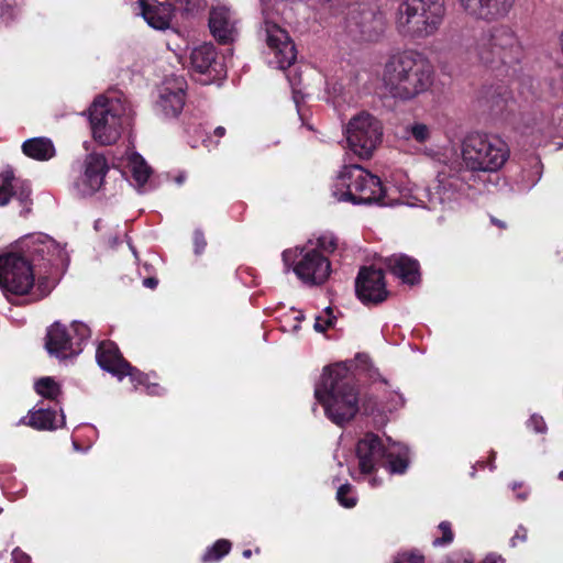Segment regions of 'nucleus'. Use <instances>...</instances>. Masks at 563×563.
<instances>
[{
    "instance_id": "obj_1",
    "label": "nucleus",
    "mask_w": 563,
    "mask_h": 563,
    "mask_svg": "<svg viewBox=\"0 0 563 563\" xmlns=\"http://www.w3.org/2000/svg\"><path fill=\"white\" fill-rule=\"evenodd\" d=\"M314 397L323 407L327 418L339 427L353 420L358 412L364 416L380 412V405L374 395L360 397L355 374L342 364L324 368L314 388Z\"/></svg>"
},
{
    "instance_id": "obj_2",
    "label": "nucleus",
    "mask_w": 563,
    "mask_h": 563,
    "mask_svg": "<svg viewBox=\"0 0 563 563\" xmlns=\"http://www.w3.org/2000/svg\"><path fill=\"white\" fill-rule=\"evenodd\" d=\"M382 80L391 98L409 101L432 86L433 69L421 54L404 52L389 57Z\"/></svg>"
},
{
    "instance_id": "obj_3",
    "label": "nucleus",
    "mask_w": 563,
    "mask_h": 563,
    "mask_svg": "<svg viewBox=\"0 0 563 563\" xmlns=\"http://www.w3.org/2000/svg\"><path fill=\"white\" fill-rule=\"evenodd\" d=\"M474 51L484 65L507 69L518 65L523 56V46L515 29L508 24L489 26L476 38ZM508 74V70H506Z\"/></svg>"
},
{
    "instance_id": "obj_4",
    "label": "nucleus",
    "mask_w": 563,
    "mask_h": 563,
    "mask_svg": "<svg viewBox=\"0 0 563 563\" xmlns=\"http://www.w3.org/2000/svg\"><path fill=\"white\" fill-rule=\"evenodd\" d=\"M35 273L18 252L0 255V288L9 298L13 296H27V302H35L45 298L53 289L48 276L37 277Z\"/></svg>"
},
{
    "instance_id": "obj_5",
    "label": "nucleus",
    "mask_w": 563,
    "mask_h": 563,
    "mask_svg": "<svg viewBox=\"0 0 563 563\" xmlns=\"http://www.w3.org/2000/svg\"><path fill=\"white\" fill-rule=\"evenodd\" d=\"M332 196L352 205H387L380 178L360 165L342 168L332 186Z\"/></svg>"
},
{
    "instance_id": "obj_6",
    "label": "nucleus",
    "mask_w": 563,
    "mask_h": 563,
    "mask_svg": "<svg viewBox=\"0 0 563 563\" xmlns=\"http://www.w3.org/2000/svg\"><path fill=\"white\" fill-rule=\"evenodd\" d=\"M444 0H402L396 11V29L402 36L424 38L441 25Z\"/></svg>"
},
{
    "instance_id": "obj_7",
    "label": "nucleus",
    "mask_w": 563,
    "mask_h": 563,
    "mask_svg": "<svg viewBox=\"0 0 563 563\" xmlns=\"http://www.w3.org/2000/svg\"><path fill=\"white\" fill-rule=\"evenodd\" d=\"M509 155L507 143L496 135L474 132L462 142L463 163L472 172H497Z\"/></svg>"
},
{
    "instance_id": "obj_8",
    "label": "nucleus",
    "mask_w": 563,
    "mask_h": 563,
    "mask_svg": "<svg viewBox=\"0 0 563 563\" xmlns=\"http://www.w3.org/2000/svg\"><path fill=\"white\" fill-rule=\"evenodd\" d=\"M89 122L92 137L100 145L114 144L130 119L126 108L119 100L99 96L89 107Z\"/></svg>"
},
{
    "instance_id": "obj_9",
    "label": "nucleus",
    "mask_w": 563,
    "mask_h": 563,
    "mask_svg": "<svg viewBox=\"0 0 563 563\" xmlns=\"http://www.w3.org/2000/svg\"><path fill=\"white\" fill-rule=\"evenodd\" d=\"M287 269L292 268L296 276L307 285H322L331 274V263L316 249L295 247L282 253Z\"/></svg>"
},
{
    "instance_id": "obj_10",
    "label": "nucleus",
    "mask_w": 563,
    "mask_h": 563,
    "mask_svg": "<svg viewBox=\"0 0 563 563\" xmlns=\"http://www.w3.org/2000/svg\"><path fill=\"white\" fill-rule=\"evenodd\" d=\"M383 125L368 112L353 117L346 128L349 147L360 158H371L377 145L382 142Z\"/></svg>"
},
{
    "instance_id": "obj_11",
    "label": "nucleus",
    "mask_w": 563,
    "mask_h": 563,
    "mask_svg": "<svg viewBox=\"0 0 563 563\" xmlns=\"http://www.w3.org/2000/svg\"><path fill=\"white\" fill-rule=\"evenodd\" d=\"M346 30L357 41L376 42L385 30L384 15L371 1L354 2L346 13Z\"/></svg>"
},
{
    "instance_id": "obj_12",
    "label": "nucleus",
    "mask_w": 563,
    "mask_h": 563,
    "mask_svg": "<svg viewBox=\"0 0 563 563\" xmlns=\"http://www.w3.org/2000/svg\"><path fill=\"white\" fill-rule=\"evenodd\" d=\"M264 31L267 46L273 52L278 68L287 70V79L295 89L301 84V74L298 67L294 66L297 58L295 43L288 33L275 23L266 21Z\"/></svg>"
},
{
    "instance_id": "obj_13",
    "label": "nucleus",
    "mask_w": 563,
    "mask_h": 563,
    "mask_svg": "<svg viewBox=\"0 0 563 563\" xmlns=\"http://www.w3.org/2000/svg\"><path fill=\"white\" fill-rule=\"evenodd\" d=\"M60 253L56 242L42 234L25 238L21 243V252H19L37 277H49L51 269L58 265Z\"/></svg>"
},
{
    "instance_id": "obj_14",
    "label": "nucleus",
    "mask_w": 563,
    "mask_h": 563,
    "mask_svg": "<svg viewBox=\"0 0 563 563\" xmlns=\"http://www.w3.org/2000/svg\"><path fill=\"white\" fill-rule=\"evenodd\" d=\"M563 125V103L550 112L533 110L521 118L519 130L522 135L531 137V144H540L544 136H550Z\"/></svg>"
},
{
    "instance_id": "obj_15",
    "label": "nucleus",
    "mask_w": 563,
    "mask_h": 563,
    "mask_svg": "<svg viewBox=\"0 0 563 563\" xmlns=\"http://www.w3.org/2000/svg\"><path fill=\"white\" fill-rule=\"evenodd\" d=\"M355 295L365 306H378L386 301L390 291L387 289L385 272L374 265L362 266L355 278Z\"/></svg>"
},
{
    "instance_id": "obj_16",
    "label": "nucleus",
    "mask_w": 563,
    "mask_h": 563,
    "mask_svg": "<svg viewBox=\"0 0 563 563\" xmlns=\"http://www.w3.org/2000/svg\"><path fill=\"white\" fill-rule=\"evenodd\" d=\"M463 11L475 20L495 22L505 19L515 0H457Z\"/></svg>"
},
{
    "instance_id": "obj_17",
    "label": "nucleus",
    "mask_w": 563,
    "mask_h": 563,
    "mask_svg": "<svg viewBox=\"0 0 563 563\" xmlns=\"http://www.w3.org/2000/svg\"><path fill=\"white\" fill-rule=\"evenodd\" d=\"M192 70L208 76V81H214L225 76V65L219 58L216 47L211 43H205L190 53Z\"/></svg>"
},
{
    "instance_id": "obj_18",
    "label": "nucleus",
    "mask_w": 563,
    "mask_h": 563,
    "mask_svg": "<svg viewBox=\"0 0 563 563\" xmlns=\"http://www.w3.org/2000/svg\"><path fill=\"white\" fill-rule=\"evenodd\" d=\"M45 349L49 355L66 360L78 355L82 347L75 342L69 329L60 322H54L46 332Z\"/></svg>"
},
{
    "instance_id": "obj_19",
    "label": "nucleus",
    "mask_w": 563,
    "mask_h": 563,
    "mask_svg": "<svg viewBox=\"0 0 563 563\" xmlns=\"http://www.w3.org/2000/svg\"><path fill=\"white\" fill-rule=\"evenodd\" d=\"M385 455L386 448L382 439L373 432H367L356 444L358 468L364 475L376 472L377 466H382Z\"/></svg>"
},
{
    "instance_id": "obj_20",
    "label": "nucleus",
    "mask_w": 563,
    "mask_h": 563,
    "mask_svg": "<svg viewBox=\"0 0 563 563\" xmlns=\"http://www.w3.org/2000/svg\"><path fill=\"white\" fill-rule=\"evenodd\" d=\"M1 176L0 206H7L11 198H14L22 207L20 214L26 217L31 212L33 205L31 199L32 190L29 181L15 178L12 170H5Z\"/></svg>"
},
{
    "instance_id": "obj_21",
    "label": "nucleus",
    "mask_w": 563,
    "mask_h": 563,
    "mask_svg": "<svg viewBox=\"0 0 563 563\" xmlns=\"http://www.w3.org/2000/svg\"><path fill=\"white\" fill-rule=\"evenodd\" d=\"M96 358L98 365L119 379L125 375H133L136 373V367L132 366L120 352L117 343L110 340L102 341L96 351Z\"/></svg>"
},
{
    "instance_id": "obj_22",
    "label": "nucleus",
    "mask_w": 563,
    "mask_h": 563,
    "mask_svg": "<svg viewBox=\"0 0 563 563\" xmlns=\"http://www.w3.org/2000/svg\"><path fill=\"white\" fill-rule=\"evenodd\" d=\"M232 11L224 7H213L209 12L208 25L210 33L221 45L230 44L238 33Z\"/></svg>"
},
{
    "instance_id": "obj_23",
    "label": "nucleus",
    "mask_w": 563,
    "mask_h": 563,
    "mask_svg": "<svg viewBox=\"0 0 563 563\" xmlns=\"http://www.w3.org/2000/svg\"><path fill=\"white\" fill-rule=\"evenodd\" d=\"M385 267L404 284L417 285L420 283V264L417 260L405 255L394 254L384 260Z\"/></svg>"
},
{
    "instance_id": "obj_24",
    "label": "nucleus",
    "mask_w": 563,
    "mask_h": 563,
    "mask_svg": "<svg viewBox=\"0 0 563 563\" xmlns=\"http://www.w3.org/2000/svg\"><path fill=\"white\" fill-rule=\"evenodd\" d=\"M84 184L91 192L100 190L110 169L107 157L101 153H89L84 161Z\"/></svg>"
},
{
    "instance_id": "obj_25",
    "label": "nucleus",
    "mask_w": 563,
    "mask_h": 563,
    "mask_svg": "<svg viewBox=\"0 0 563 563\" xmlns=\"http://www.w3.org/2000/svg\"><path fill=\"white\" fill-rule=\"evenodd\" d=\"M186 92L181 85L170 87L166 85L161 90L158 100L156 101V111L161 112L166 119L177 118L185 106Z\"/></svg>"
},
{
    "instance_id": "obj_26",
    "label": "nucleus",
    "mask_w": 563,
    "mask_h": 563,
    "mask_svg": "<svg viewBox=\"0 0 563 563\" xmlns=\"http://www.w3.org/2000/svg\"><path fill=\"white\" fill-rule=\"evenodd\" d=\"M139 4L141 14L150 26L156 30H166L169 26L175 10L172 3L139 0Z\"/></svg>"
},
{
    "instance_id": "obj_27",
    "label": "nucleus",
    "mask_w": 563,
    "mask_h": 563,
    "mask_svg": "<svg viewBox=\"0 0 563 563\" xmlns=\"http://www.w3.org/2000/svg\"><path fill=\"white\" fill-rule=\"evenodd\" d=\"M22 152L35 161H48L56 154L55 146L48 137H33L23 142Z\"/></svg>"
},
{
    "instance_id": "obj_28",
    "label": "nucleus",
    "mask_w": 563,
    "mask_h": 563,
    "mask_svg": "<svg viewBox=\"0 0 563 563\" xmlns=\"http://www.w3.org/2000/svg\"><path fill=\"white\" fill-rule=\"evenodd\" d=\"M27 424L36 430H55L59 427L56 410L45 408L30 411Z\"/></svg>"
},
{
    "instance_id": "obj_29",
    "label": "nucleus",
    "mask_w": 563,
    "mask_h": 563,
    "mask_svg": "<svg viewBox=\"0 0 563 563\" xmlns=\"http://www.w3.org/2000/svg\"><path fill=\"white\" fill-rule=\"evenodd\" d=\"M382 466L388 470L391 474H405L409 466L407 449H401L398 452L386 449V455L383 460Z\"/></svg>"
},
{
    "instance_id": "obj_30",
    "label": "nucleus",
    "mask_w": 563,
    "mask_h": 563,
    "mask_svg": "<svg viewBox=\"0 0 563 563\" xmlns=\"http://www.w3.org/2000/svg\"><path fill=\"white\" fill-rule=\"evenodd\" d=\"M232 543L228 539H219L207 548L201 556V563H216L222 560L231 551Z\"/></svg>"
},
{
    "instance_id": "obj_31",
    "label": "nucleus",
    "mask_w": 563,
    "mask_h": 563,
    "mask_svg": "<svg viewBox=\"0 0 563 563\" xmlns=\"http://www.w3.org/2000/svg\"><path fill=\"white\" fill-rule=\"evenodd\" d=\"M35 390L44 398L55 400L60 394L59 385L52 377H42L35 383Z\"/></svg>"
},
{
    "instance_id": "obj_32",
    "label": "nucleus",
    "mask_w": 563,
    "mask_h": 563,
    "mask_svg": "<svg viewBox=\"0 0 563 563\" xmlns=\"http://www.w3.org/2000/svg\"><path fill=\"white\" fill-rule=\"evenodd\" d=\"M316 250L332 254L340 249V239L332 232H324L317 238Z\"/></svg>"
},
{
    "instance_id": "obj_33",
    "label": "nucleus",
    "mask_w": 563,
    "mask_h": 563,
    "mask_svg": "<svg viewBox=\"0 0 563 563\" xmlns=\"http://www.w3.org/2000/svg\"><path fill=\"white\" fill-rule=\"evenodd\" d=\"M438 531L440 536H437L433 541V547H445L453 542L454 532L452 530V525L450 521H442L438 526Z\"/></svg>"
},
{
    "instance_id": "obj_34",
    "label": "nucleus",
    "mask_w": 563,
    "mask_h": 563,
    "mask_svg": "<svg viewBox=\"0 0 563 563\" xmlns=\"http://www.w3.org/2000/svg\"><path fill=\"white\" fill-rule=\"evenodd\" d=\"M356 368L362 372H368V377L373 380L380 379L384 384L387 382L382 378L377 368L372 365L371 358L368 355L358 353L355 357Z\"/></svg>"
},
{
    "instance_id": "obj_35",
    "label": "nucleus",
    "mask_w": 563,
    "mask_h": 563,
    "mask_svg": "<svg viewBox=\"0 0 563 563\" xmlns=\"http://www.w3.org/2000/svg\"><path fill=\"white\" fill-rule=\"evenodd\" d=\"M407 133L418 143H426L431 136L430 126L421 123L413 122L406 128Z\"/></svg>"
},
{
    "instance_id": "obj_36",
    "label": "nucleus",
    "mask_w": 563,
    "mask_h": 563,
    "mask_svg": "<svg viewBox=\"0 0 563 563\" xmlns=\"http://www.w3.org/2000/svg\"><path fill=\"white\" fill-rule=\"evenodd\" d=\"M336 500L344 508H353L357 504V498L353 495L350 484H343L338 488Z\"/></svg>"
},
{
    "instance_id": "obj_37",
    "label": "nucleus",
    "mask_w": 563,
    "mask_h": 563,
    "mask_svg": "<svg viewBox=\"0 0 563 563\" xmlns=\"http://www.w3.org/2000/svg\"><path fill=\"white\" fill-rule=\"evenodd\" d=\"M69 331L71 332L75 342H78L79 347H82V343L90 338L89 327L79 321H74Z\"/></svg>"
},
{
    "instance_id": "obj_38",
    "label": "nucleus",
    "mask_w": 563,
    "mask_h": 563,
    "mask_svg": "<svg viewBox=\"0 0 563 563\" xmlns=\"http://www.w3.org/2000/svg\"><path fill=\"white\" fill-rule=\"evenodd\" d=\"M328 314L327 318L318 316L314 320L313 328L317 332L324 333L328 329L334 327L336 318L333 316V311L331 307L325 309Z\"/></svg>"
},
{
    "instance_id": "obj_39",
    "label": "nucleus",
    "mask_w": 563,
    "mask_h": 563,
    "mask_svg": "<svg viewBox=\"0 0 563 563\" xmlns=\"http://www.w3.org/2000/svg\"><path fill=\"white\" fill-rule=\"evenodd\" d=\"M393 563H426L424 555L418 550H409L397 553Z\"/></svg>"
},
{
    "instance_id": "obj_40",
    "label": "nucleus",
    "mask_w": 563,
    "mask_h": 563,
    "mask_svg": "<svg viewBox=\"0 0 563 563\" xmlns=\"http://www.w3.org/2000/svg\"><path fill=\"white\" fill-rule=\"evenodd\" d=\"M132 176L139 185H144L151 176V168L141 159V162L133 165Z\"/></svg>"
},
{
    "instance_id": "obj_41",
    "label": "nucleus",
    "mask_w": 563,
    "mask_h": 563,
    "mask_svg": "<svg viewBox=\"0 0 563 563\" xmlns=\"http://www.w3.org/2000/svg\"><path fill=\"white\" fill-rule=\"evenodd\" d=\"M526 426L528 429H531L536 433H545L548 430L547 423L542 416L538 413H533L530 416V418L527 420Z\"/></svg>"
},
{
    "instance_id": "obj_42",
    "label": "nucleus",
    "mask_w": 563,
    "mask_h": 563,
    "mask_svg": "<svg viewBox=\"0 0 563 563\" xmlns=\"http://www.w3.org/2000/svg\"><path fill=\"white\" fill-rule=\"evenodd\" d=\"M194 252L196 255H200L207 247V240L202 230L197 229L192 234Z\"/></svg>"
},
{
    "instance_id": "obj_43",
    "label": "nucleus",
    "mask_w": 563,
    "mask_h": 563,
    "mask_svg": "<svg viewBox=\"0 0 563 563\" xmlns=\"http://www.w3.org/2000/svg\"><path fill=\"white\" fill-rule=\"evenodd\" d=\"M178 7L186 13H192L199 7V0H178Z\"/></svg>"
},
{
    "instance_id": "obj_44",
    "label": "nucleus",
    "mask_w": 563,
    "mask_h": 563,
    "mask_svg": "<svg viewBox=\"0 0 563 563\" xmlns=\"http://www.w3.org/2000/svg\"><path fill=\"white\" fill-rule=\"evenodd\" d=\"M12 561L13 563H31V556L16 547L12 551Z\"/></svg>"
},
{
    "instance_id": "obj_45",
    "label": "nucleus",
    "mask_w": 563,
    "mask_h": 563,
    "mask_svg": "<svg viewBox=\"0 0 563 563\" xmlns=\"http://www.w3.org/2000/svg\"><path fill=\"white\" fill-rule=\"evenodd\" d=\"M527 538H528V530L525 527L520 526V527H518L514 537L510 540L511 545L516 547L518 544V542H526Z\"/></svg>"
},
{
    "instance_id": "obj_46",
    "label": "nucleus",
    "mask_w": 563,
    "mask_h": 563,
    "mask_svg": "<svg viewBox=\"0 0 563 563\" xmlns=\"http://www.w3.org/2000/svg\"><path fill=\"white\" fill-rule=\"evenodd\" d=\"M330 3L331 8L336 10L343 9L344 7H349V9L353 5L352 0H325Z\"/></svg>"
},
{
    "instance_id": "obj_47",
    "label": "nucleus",
    "mask_w": 563,
    "mask_h": 563,
    "mask_svg": "<svg viewBox=\"0 0 563 563\" xmlns=\"http://www.w3.org/2000/svg\"><path fill=\"white\" fill-rule=\"evenodd\" d=\"M129 376L131 377V379L133 382H136L139 384H144L147 378V376L144 373H142L141 371H139L137 368H136L135 375L133 374V375H129Z\"/></svg>"
},
{
    "instance_id": "obj_48",
    "label": "nucleus",
    "mask_w": 563,
    "mask_h": 563,
    "mask_svg": "<svg viewBox=\"0 0 563 563\" xmlns=\"http://www.w3.org/2000/svg\"><path fill=\"white\" fill-rule=\"evenodd\" d=\"M158 284V279L156 277H146L143 280V285L147 288L154 289Z\"/></svg>"
},
{
    "instance_id": "obj_49",
    "label": "nucleus",
    "mask_w": 563,
    "mask_h": 563,
    "mask_svg": "<svg viewBox=\"0 0 563 563\" xmlns=\"http://www.w3.org/2000/svg\"><path fill=\"white\" fill-rule=\"evenodd\" d=\"M444 563H472V561L464 559L462 556H452L448 558Z\"/></svg>"
},
{
    "instance_id": "obj_50",
    "label": "nucleus",
    "mask_w": 563,
    "mask_h": 563,
    "mask_svg": "<svg viewBox=\"0 0 563 563\" xmlns=\"http://www.w3.org/2000/svg\"><path fill=\"white\" fill-rule=\"evenodd\" d=\"M490 222L494 225H496L497 228H499V229H506L507 228V225H506V223L504 221H501V220H499V219H497L495 217H490Z\"/></svg>"
},
{
    "instance_id": "obj_51",
    "label": "nucleus",
    "mask_w": 563,
    "mask_h": 563,
    "mask_svg": "<svg viewBox=\"0 0 563 563\" xmlns=\"http://www.w3.org/2000/svg\"><path fill=\"white\" fill-rule=\"evenodd\" d=\"M213 135L217 136L218 139L222 137L225 135V129L223 126H217L213 131Z\"/></svg>"
},
{
    "instance_id": "obj_52",
    "label": "nucleus",
    "mask_w": 563,
    "mask_h": 563,
    "mask_svg": "<svg viewBox=\"0 0 563 563\" xmlns=\"http://www.w3.org/2000/svg\"><path fill=\"white\" fill-rule=\"evenodd\" d=\"M242 555L243 558L245 559H250L252 556V550L250 549H245L243 552H242Z\"/></svg>"
},
{
    "instance_id": "obj_53",
    "label": "nucleus",
    "mask_w": 563,
    "mask_h": 563,
    "mask_svg": "<svg viewBox=\"0 0 563 563\" xmlns=\"http://www.w3.org/2000/svg\"><path fill=\"white\" fill-rule=\"evenodd\" d=\"M2 12H9L10 16L14 15L13 9L11 7H4Z\"/></svg>"
},
{
    "instance_id": "obj_54",
    "label": "nucleus",
    "mask_w": 563,
    "mask_h": 563,
    "mask_svg": "<svg viewBox=\"0 0 563 563\" xmlns=\"http://www.w3.org/2000/svg\"><path fill=\"white\" fill-rule=\"evenodd\" d=\"M517 497L520 499V500H526L527 497H528V493H518Z\"/></svg>"
},
{
    "instance_id": "obj_55",
    "label": "nucleus",
    "mask_w": 563,
    "mask_h": 563,
    "mask_svg": "<svg viewBox=\"0 0 563 563\" xmlns=\"http://www.w3.org/2000/svg\"><path fill=\"white\" fill-rule=\"evenodd\" d=\"M211 143H212V141H211V139H210V137H207V139H205V140H203V145H205L206 147H210Z\"/></svg>"
},
{
    "instance_id": "obj_56",
    "label": "nucleus",
    "mask_w": 563,
    "mask_h": 563,
    "mask_svg": "<svg viewBox=\"0 0 563 563\" xmlns=\"http://www.w3.org/2000/svg\"><path fill=\"white\" fill-rule=\"evenodd\" d=\"M485 563H494V562H492V559H490L489 556H487V558L485 559Z\"/></svg>"
},
{
    "instance_id": "obj_57",
    "label": "nucleus",
    "mask_w": 563,
    "mask_h": 563,
    "mask_svg": "<svg viewBox=\"0 0 563 563\" xmlns=\"http://www.w3.org/2000/svg\"><path fill=\"white\" fill-rule=\"evenodd\" d=\"M559 478L563 481V471L560 472Z\"/></svg>"
},
{
    "instance_id": "obj_58",
    "label": "nucleus",
    "mask_w": 563,
    "mask_h": 563,
    "mask_svg": "<svg viewBox=\"0 0 563 563\" xmlns=\"http://www.w3.org/2000/svg\"><path fill=\"white\" fill-rule=\"evenodd\" d=\"M496 457V452H492V459L494 460Z\"/></svg>"
},
{
    "instance_id": "obj_59",
    "label": "nucleus",
    "mask_w": 563,
    "mask_h": 563,
    "mask_svg": "<svg viewBox=\"0 0 563 563\" xmlns=\"http://www.w3.org/2000/svg\"><path fill=\"white\" fill-rule=\"evenodd\" d=\"M255 553L260 554V553H261V549H260V548H256V549H255Z\"/></svg>"
},
{
    "instance_id": "obj_60",
    "label": "nucleus",
    "mask_w": 563,
    "mask_h": 563,
    "mask_svg": "<svg viewBox=\"0 0 563 563\" xmlns=\"http://www.w3.org/2000/svg\"><path fill=\"white\" fill-rule=\"evenodd\" d=\"M303 319V316H298L297 317V320H302Z\"/></svg>"
},
{
    "instance_id": "obj_61",
    "label": "nucleus",
    "mask_w": 563,
    "mask_h": 563,
    "mask_svg": "<svg viewBox=\"0 0 563 563\" xmlns=\"http://www.w3.org/2000/svg\"><path fill=\"white\" fill-rule=\"evenodd\" d=\"M2 15H10L9 12H2Z\"/></svg>"
}]
</instances>
